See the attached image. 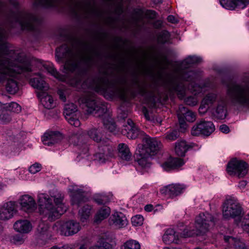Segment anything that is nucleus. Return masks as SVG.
<instances>
[{"instance_id": "37998d69", "label": "nucleus", "mask_w": 249, "mask_h": 249, "mask_svg": "<svg viewBox=\"0 0 249 249\" xmlns=\"http://www.w3.org/2000/svg\"><path fill=\"white\" fill-rule=\"evenodd\" d=\"M59 0H37L36 4L44 6H55L59 2Z\"/></svg>"}, {"instance_id": "20e7f679", "label": "nucleus", "mask_w": 249, "mask_h": 249, "mask_svg": "<svg viewBox=\"0 0 249 249\" xmlns=\"http://www.w3.org/2000/svg\"><path fill=\"white\" fill-rule=\"evenodd\" d=\"M64 196L60 192L51 195L45 194L38 195L39 212L44 219L53 221L59 218L66 211L67 207L63 203Z\"/></svg>"}, {"instance_id": "1a4fd4ad", "label": "nucleus", "mask_w": 249, "mask_h": 249, "mask_svg": "<svg viewBox=\"0 0 249 249\" xmlns=\"http://www.w3.org/2000/svg\"><path fill=\"white\" fill-rule=\"evenodd\" d=\"M242 211L241 205L234 197L227 198L223 204L222 214L225 219L239 217Z\"/></svg>"}, {"instance_id": "f3484780", "label": "nucleus", "mask_w": 249, "mask_h": 249, "mask_svg": "<svg viewBox=\"0 0 249 249\" xmlns=\"http://www.w3.org/2000/svg\"><path fill=\"white\" fill-rule=\"evenodd\" d=\"M17 202L10 201L4 203L0 207V219L7 220L13 217L16 210Z\"/></svg>"}, {"instance_id": "f704fd0d", "label": "nucleus", "mask_w": 249, "mask_h": 249, "mask_svg": "<svg viewBox=\"0 0 249 249\" xmlns=\"http://www.w3.org/2000/svg\"><path fill=\"white\" fill-rule=\"evenodd\" d=\"M85 135L88 136L89 138L97 142H100L102 137L100 130L95 128L89 129L85 133Z\"/></svg>"}, {"instance_id": "f8f14e48", "label": "nucleus", "mask_w": 249, "mask_h": 249, "mask_svg": "<svg viewBox=\"0 0 249 249\" xmlns=\"http://www.w3.org/2000/svg\"><path fill=\"white\" fill-rule=\"evenodd\" d=\"M15 20L23 29L34 30L35 26L39 23L38 18L35 16L26 12H20L15 16Z\"/></svg>"}, {"instance_id": "ddd939ff", "label": "nucleus", "mask_w": 249, "mask_h": 249, "mask_svg": "<svg viewBox=\"0 0 249 249\" xmlns=\"http://www.w3.org/2000/svg\"><path fill=\"white\" fill-rule=\"evenodd\" d=\"M64 115L66 120L71 125L75 127L80 126L79 119L80 112L75 104L71 103L66 104L64 108Z\"/></svg>"}, {"instance_id": "9b49d317", "label": "nucleus", "mask_w": 249, "mask_h": 249, "mask_svg": "<svg viewBox=\"0 0 249 249\" xmlns=\"http://www.w3.org/2000/svg\"><path fill=\"white\" fill-rule=\"evenodd\" d=\"M214 224V218L211 214L209 213H202L196 217L195 228H198L199 233H201L203 235Z\"/></svg>"}, {"instance_id": "bb28decb", "label": "nucleus", "mask_w": 249, "mask_h": 249, "mask_svg": "<svg viewBox=\"0 0 249 249\" xmlns=\"http://www.w3.org/2000/svg\"><path fill=\"white\" fill-rule=\"evenodd\" d=\"M179 234L173 229H169L166 230L162 237V240L166 244L172 243L179 244L180 242Z\"/></svg>"}, {"instance_id": "7ed1b4c3", "label": "nucleus", "mask_w": 249, "mask_h": 249, "mask_svg": "<svg viewBox=\"0 0 249 249\" xmlns=\"http://www.w3.org/2000/svg\"><path fill=\"white\" fill-rule=\"evenodd\" d=\"M31 62L29 59L22 61H11L9 59H0V74L7 79L6 89L12 94H14L18 89V80L22 72L32 71Z\"/></svg>"}, {"instance_id": "c85d7f7f", "label": "nucleus", "mask_w": 249, "mask_h": 249, "mask_svg": "<svg viewBox=\"0 0 249 249\" xmlns=\"http://www.w3.org/2000/svg\"><path fill=\"white\" fill-rule=\"evenodd\" d=\"M109 86L108 81L106 78H102L95 81L91 88L96 92L105 93L108 92Z\"/></svg>"}, {"instance_id": "423d86ee", "label": "nucleus", "mask_w": 249, "mask_h": 249, "mask_svg": "<svg viewBox=\"0 0 249 249\" xmlns=\"http://www.w3.org/2000/svg\"><path fill=\"white\" fill-rule=\"evenodd\" d=\"M82 45L80 43L79 48H81ZM55 57L57 61H62L64 63V69L70 71L75 70L82 62L89 65L91 60L90 56L83 54L81 48L77 49L73 46L70 48L66 45H63L56 50Z\"/></svg>"}, {"instance_id": "864d4df0", "label": "nucleus", "mask_w": 249, "mask_h": 249, "mask_svg": "<svg viewBox=\"0 0 249 249\" xmlns=\"http://www.w3.org/2000/svg\"><path fill=\"white\" fill-rule=\"evenodd\" d=\"M11 121V117L7 113L0 110V122L7 123Z\"/></svg>"}, {"instance_id": "09e8293b", "label": "nucleus", "mask_w": 249, "mask_h": 249, "mask_svg": "<svg viewBox=\"0 0 249 249\" xmlns=\"http://www.w3.org/2000/svg\"><path fill=\"white\" fill-rule=\"evenodd\" d=\"M235 8L243 9L249 4V0H235Z\"/></svg>"}, {"instance_id": "7c9ffc66", "label": "nucleus", "mask_w": 249, "mask_h": 249, "mask_svg": "<svg viewBox=\"0 0 249 249\" xmlns=\"http://www.w3.org/2000/svg\"><path fill=\"white\" fill-rule=\"evenodd\" d=\"M92 207L88 204L84 205L81 207L78 212V215L80 221L83 222H87L91 215Z\"/></svg>"}, {"instance_id": "72a5a7b5", "label": "nucleus", "mask_w": 249, "mask_h": 249, "mask_svg": "<svg viewBox=\"0 0 249 249\" xmlns=\"http://www.w3.org/2000/svg\"><path fill=\"white\" fill-rule=\"evenodd\" d=\"M224 240L226 242L233 244L234 249H248L244 241L240 239L227 236L224 237Z\"/></svg>"}, {"instance_id": "f03ea898", "label": "nucleus", "mask_w": 249, "mask_h": 249, "mask_svg": "<svg viewBox=\"0 0 249 249\" xmlns=\"http://www.w3.org/2000/svg\"><path fill=\"white\" fill-rule=\"evenodd\" d=\"M122 133L130 139H135L140 136L143 144L138 145L136 150V156H155L158 154L162 149L160 141L140 131L130 119L124 124Z\"/></svg>"}, {"instance_id": "603ef678", "label": "nucleus", "mask_w": 249, "mask_h": 249, "mask_svg": "<svg viewBox=\"0 0 249 249\" xmlns=\"http://www.w3.org/2000/svg\"><path fill=\"white\" fill-rule=\"evenodd\" d=\"M41 169V165L38 163H35L30 166L29 168V171L32 174H35Z\"/></svg>"}, {"instance_id": "4c0bfd02", "label": "nucleus", "mask_w": 249, "mask_h": 249, "mask_svg": "<svg viewBox=\"0 0 249 249\" xmlns=\"http://www.w3.org/2000/svg\"><path fill=\"white\" fill-rule=\"evenodd\" d=\"M208 83H205L202 85H194L189 87L191 92L195 95L205 92L207 88L209 87Z\"/></svg>"}, {"instance_id": "8fccbe9b", "label": "nucleus", "mask_w": 249, "mask_h": 249, "mask_svg": "<svg viewBox=\"0 0 249 249\" xmlns=\"http://www.w3.org/2000/svg\"><path fill=\"white\" fill-rule=\"evenodd\" d=\"M143 218L141 215H136L131 218V222L133 226H138L142 224Z\"/></svg>"}, {"instance_id": "473e14b6", "label": "nucleus", "mask_w": 249, "mask_h": 249, "mask_svg": "<svg viewBox=\"0 0 249 249\" xmlns=\"http://www.w3.org/2000/svg\"><path fill=\"white\" fill-rule=\"evenodd\" d=\"M41 64L42 65L44 69H45L49 73L52 75L54 76L56 79L60 81H65V78L60 74L55 69H54L52 63H44L40 62Z\"/></svg>"}, {"instance_id": "412c9836", "label": "nucleus", "mask_w": 249, "mask_h": 249, "mask_svg": "<svg viewBox=\"0 0 249 249\" xmlns=\"http://www.w3.org/2000/svg\"><path fill=\"white\" fill-rule=\"evenodd\" d=\"M19 203L21 209L28 213L33 212L36 208L35 200L28 195H24L20 196Z\"/></svg>"}, {"instance_id": "bf43d9fd", "label": "nucleus", "mask_w": 249, "mask_h": 249, "mask_svg": "<svg viewBox=\"0 0 249 249\" xmlns=\"http://www.w3.org/2000/svg\"><path fill=\"white\" fill-rule=\"evenodd\" d=\"M93 160L97 164H102L108 161V159L105 157H94Z\"/></svg>"}, {"instance_id": "aec40b11", "label": "nucleus", "mask_w": 249, "mask_h": 249, "mask_svg": "<svg viewBox=\"0 0 249 249\" xmlns=\"http://www.w3.org/2000/svg\"><path fill=\"white\" fill-rule=\"evenodd\" d=\"M36 76L30 79L29 83L31 86L36 89L37 94V92L47 91L49 89L48 84L41 74H38Z\"/></svg>"}, {"instance_id": "cd10ccee", "label": "nucleus", "mask_w": 249, "mask_h": 249, "mask_svg": "<svg viewBox=\"0 0 249 249\" xmlns=\"http://www.w3.org/2000/svg\"><path fill=\"white\" fill-rule=\"evenodd\" d=\"M14 228L19 232L26 233L31 230L32 226L30 222L27 220H19L15 222Z\"/></svg>"}, {"instance_id": "680f3d73", "label": "nucleus", "mask_w": 249, "mask_h": 249, "mask_svg": "<svg viewBox=\"0 0 249 249\" xmlns=\"http://www.w3.org/2000/svg\"><path fill=\"white\" fill-rule=\"evenodd\" d=\"M142 111L143 114L144 115V117H145V119L147 120L150 121V120H152V116L151 115V114H150L149 113L148 110L147 109V108L146 107H143Z\"/></svg>"}, {"instance_id": "4d7b16f0", "label": "nucleus", "mask_w": 249, "mask_h": 249, "mask_svg": "<svg viewBox=\"0 0 249 249\" xmlns=\"http://www.w3.org/2000/svg\"><path fill=\"white\" fill-rule=\"evenodd\" d=\"M185 102L188 105L194 106L197 104L198 100L196 97L190 96L185 99Z\"/></svg>"}, {"instance_id": "58836bf2", "label": "nucleus", "mask_w": 249, "mask_h": 249, "mask_svg": "<svg viewBox=\"0 0 249 249\" xmlns=\"http://www.w3.org/2000/svg\"><path fill=\"white\" fill-rule=\"evenodd\" d=\"M122 249H140V245L138 241L131 239L125 242Z\"/></svg>"}, {"instance_id": "c03bdc74", "label": "nucleus", "mask_w": 249, "mask_h": 249, "mask_svg": "<svg viewBox=\"0 0 249 249\" xmlns=\"http://www.w3.org/2000/svg\"><path fill=\"white\" fill-rule=\"evenodd\" d=\"M93 199L98 205L105 204L109 201V198L107 196L101 194L95 195Z\"/></svg>"}, {"instance_id": "a18cd8bd", "label": "nucleus", "mask_w": 249, "mask_h": 249, "mask_svg": "<svg viewBox=\"0 0 249 249\" xmlns=\"http://www.w3.org/2000/svg\"><path fill=\"white\" fill-rule=\"evenodd\" d=\"M220 4L222 7L228 10L235 9V0H219Z\"/></svg>"}, {"instance_id": "774afa93", "label": "nucleus", "mask_w": 249, "mask_h": 249, "mask_svg": "<svg viewBox=\"0 0 249 249\" xmlns=\"http://www.w3.org/2000/svg\"><path fill=\"white\" fill-rule=\"evenodd\" d=\"M80 149L81 150L80 154H86L89 150L88 147L87 145H84L83 146H81L80 147Z\"/></svg>"}, {"instance_id": "2eb2a0df", "label": "nucleus", "mask_w": 249, "mask_h": 249, "mask_svg": "<svg viewBox=\"0 0 249 249\" xmlns=\"http://www.w3.org/2000/svg\"><path fill=\"white\" fill-rule=\"evenodd\" d=\"M56 226L58 227L60 234L67 236L77 233L81 229L79 223L73 220L58 222L56 223Z\"/></svg>"}, {"instance_id": "9d476101", "label": "nucleus", "mask_w": 249, "mask_h": 249, "mask_svg": "<svg viewBox=\"0 0 249 249\" xmlns=\"http://www.w3.org/2000/svg\"><path fill=\"white\" fill-rule=\"evenodd\" d=\"M249 170V164L245 161L233 158L227 165L226 171L230 176L243 178L245 176Z\"/></svg>"}, {"instance_id": "dca6fc26", "label": "nucleus", "mask_w": 249, "mask_h": 249, "mask_svg": "<svg viewBox=\"0 0 249 249\" xmlns=\"http://www.w3.org/2000/svg\"><path fill=\"white\" fill-rule=\"evenodd\" d=\"M185 162L180 157H169L160 166L164 171H172L178 170Z\"/></svg>"}, {"instance_id": "c756f323", "label": "nucleus", "mask_w": 249, "mask_h": 249, "mask_svg": "<svg viewBox=\"0 0 249 249\" xmlns=\"http://www.w3.org/2000/svg\"><path fill=\"white\" fill-rule=\"evenodd\" d=\"M49 224L47 222L41 221L39 223L37 228L38 237L43 240H46L50 237L48 231Z\"/></svg>"}, {"instance_id": "393cba45", "label": "nucleus", "mask_w": 249, "mask_h": 249, "mask_svg": "<svg viewBox=\"0 0 249 249\" xmlns=\"http://www.w3.org/2000/svg\"><path fill=\"white\" fill-rule=\"evenodd\" d=\"M177 114L178 119L184 121L193 122L196 120V114L182 105L179 106Z\"/></svg>"}, {"instance_id": "4468645a", "label": "nucleus", "mask_w": 249, "mask_h": 249, "mask_svg": "<svg viewBox=\"0 0 249 249\" xmlns=\"http://www.w3.org/2000/svg\"><path fill=\"white\" fill-rule=\"evenodd\" d=\"M214 130V125L212 122L201 120L193 126L191 134L194 136L200 135L209 136Z\"/></svg>"}, {"instance_id": "39448f33", "label": "nucleus", "mask_w": 249, "mask_h": 249, "mask_svg": "<svg viewBox=\"0 0 249 249\" xmlns=\"http://www.w3.org/2000/svg\"><path fill=\"white\" fill-rule=\"evenodd\" d=\"M79 102L88 113L101 118L105 127L112 133H116L115 124L110 117L106 104L100 102L92 93H88L82 96Z\"/></svg>"}, {"instance_id": "6e6d98bb", "label": "nucleus", "mask_w": 249, "mask_h": 249, "mask_svg": "<svg viewBox=\"0 0 249 249\" xmlns=\"http://www.w3.org/2000/svg\"><path fill=\"white\" fill-rule=\"evenodd\" d=\"M72 5L71 6V9L72 12L75 14H77L81 8V4L77 2L75 0L72 2Z\"/></svg>"}, {"instance_id": "b1692460", "label": "nucleus", "mask_w": 249, "mask_h": 249, "mask_svg": "<svg viewBox=\"0 0 249 249\" xmlns=\"http://www.w3.org/2000/svg\"><path fill=\"white\" fill-rule=\"evenodd\" d=\"M37 97L45 108L49 109L55 107L56 103L53 97L47 91L37 92Z\"/></svg>"}, {"instance_id": "3c124183", "label": "nucleus", "mask_w": 249, "mask_h": 249, "mask_svg": "<svg viewBox=\"0 0 249 249\" xmlns=\"http://www.w3.org/2000/svg\"><path fill=\"white\" fill-rule=\"evenodd\" d=\"M111 96H119L122 100L125 99L124 91L120 89H113L110 93Z\"/></svg>"}, {"instance_id": "6e6552de", "label": "nucleus", "mask_w": 249, "mask_h": 249, "mask_svg": "<svg viewBox=\"0 0 249 249\" xmlns=\"http://www.w3.org/2000/svg\"><path fill=\"white\" fill-rule=\"evenodd\" d=\"M231 104L234 106L249 109V86L241 83L232 84L227 90Z\"/></svg>"}, {"instance_id": "a211bd4d", "label": "nucleus", "mask_w": 249, "mask_h": 249, "mask_svg": "<svg viewBox=\"0 0 249 249\" xmlns=\"http://www.w3.org/2000/svg\"><path fill=\"white\" fill-rule=\"evenodd\" d=\"M69 191L71 193V202L73 205H79L82 202L88 201L85 192L78 189L76 185H71L69 187Z\"/></svg>"}, {"instance_id": "4be33fe9", "label": "nucleus", "mask_w": 249, "mask_h": 249, "mask_svg": "<svg viewBox=\"0 0 249 249\" xmlns=\"http://www.w3.org/2000/svg\"><path fill=\"white\" fill-rule=\"evenodd\" d=\"M62 138V135L59 132L47 131L42 137L41 140L44 145L52 146L57 143Z\"/></svg>"}, {"instance_id": "ea45409f", "label": "nucleus", "mask_w": 249, "mask_h": 249, "mask_svg": "<svg viewBox=\"0 0 249 249\" xmlns=\"http://www.w3.org/2000/svg\"><path fill=\"white\" fill-rule=\"evenodd\" d=\"M239 223L243 231L249 233V214L242 217L240 219Z\"/></svg>"}, {"instance_id": "5701e85b", "label": "nucleus", "mask_w": 249, "mask_h": 249, "mask_svg": "<svg viewBox=\"0 0 249 249\" xmlns=\"http://www.w3.org/2000/svg\"><path fill=\"white\" fill-rule=\"evenodd\" d=\"M109 223L117 228H122L127 224V220L122 213L115 212L110 217Z\"/></svg>"}, {"instance_id": "c9c22d12", "label": "nucleus", "mask_w": 249, "mask_h": 249, "mask_svg": "<svg viewBox=\"0 0 249 249\" xmlns=\"http://www.w3.org/2000/svg\"><path fill=\"white\" fill-rule=\"evenodd\" d=\"M0 107L17 113H19L21 110V107L16 102H11L6 104H2L0 102Z\"/></svg>"}, {"instance_id": "e2e57ef3", "label": "nucleus", "mask_w": 249, "mask_h": 249, "mask_svg": "<svg viewBox=\"0 0 249 249\" xmlns=\"http://www.w3.org/2000/svg\"><path fill=\"white\" fill-rule=\"evenodd\" d=\"M53 248H54L55 249H74V246L72 244H66L60 247H58L57 246H54Z\"/></svg>"}, {"instance_id": "338daca9", "label": "nucleus", "mask_w": 249, "mask_h": 249, "mask_svg": "<svg viewBox=\"0 0 249 249\" xmlns=\"http://www.w3.org/2000/svg\"><path fill=\"white\" fill-rule=\"evenodd\" d=\"M132 160V157H120L119 161L122 164H124V161H129Z\"/></svg>"}, {"instance_id": "0eeeda50", "label": "nucleus", "mask_w": 249, "mask_h": 249, "mask_svg": "<svg viewBox=\"0 0 249 249\" xmlns=\"http://www.w3.org/2000/svg\"><path fill=\"white\" fill-rule=\"evenodd\" d=\"M227 102L224 97H218L216 92H210L203 98L198 111L201 114L209 111L216 118L222 120L227 114Z\"/></svg>"}, {"instance_id": "13d9d810", "label": "nucleus", "mask_w": 249, "mask_h": 249, "mask_svg": "<svg viewBox=\"0 0 249 249\" xmlns=\"http://www.w3.org/2000/svg\"><path fill=\"white\" fill-rule=\"evenodd\" d=\"M148 157H141L140 159H135V160H137L138 164L142 167H145L147 166L149 163L148 161Z\"/></svg>"}, {"instance_id": "79ce46f5", "label": "nucleus", "mask_w": 249, "mask_h": 249, "mask_svg": "<svg viewBox=\"0 0 249 249\" xmlns=\"http://www.w3.org/2000/svg\"><path fill=\"white\" fill-rule=\"evenodd\" d=\"M113 150L112 147L109 145H101L98 147L97 154L99 156L105 155L107 156L111 153Z\"/></svg>"}, {"instance_id": "a878e982", "label": "nucleus", "mask_w": 249, "mask_h": 249, "mask_svg": "<svg viewBox=\"0 0 249 249\" xmlns=\"http://www.w3.org/2000/svg\"><path fill=\"white\" fill-rule=\"evenodd\" d=\"M195 145V143H188L184 140L178 141L175 144V152L178 156H184L187 151Z\"/></svg>"}, {"instance_id": "5fc2aeb1", "label": "nucleus", "mask_w": 249, "mask_h": 249, "mask_svg": "<svg viewBox=\"0 0 249 249\" xmlns=\"http://www.w3.org/2000/svg\"><path fill=\"white\" fill-rule=\"evenodd\" d=\"M24 241L23 235L21 234H16L13 236L11 239L12 242L15 244H21Z\"/></svg>"}, {"instance_id": "f257e3e1", "label": "nucleus", "mask_w": 249, "mask_h": 249, "mask_svg": "<svg viewBox=\"0 0 249 249\" xmlns=\"http://www.w3.org/2000/svg\"><path fill=\"white\" fill-rule=\"evenodd\" d=\"M201 58L196 55H190L184 59L175 70V76L169 78L167 87L171 92H176L180 99L185 95L186 89L184 82L191 84L198 80L202 71L199 69L188 70L192 65L201 62Z\"/></svg>"}, {"instance_id": "e433bc0d", "label": "nucleus", "mask_w": 249, "mask_h": 249, "mask_svg": "<svg viewBox=\"0 0 249 249\" xmlns=\"http://www.w3.org/2000/svg\"><path fill=\"white\" fill-rule=\"evenodd\" d=\"M198 228L191 229L189 228H186L181 233L180 237L183 238L191 237L194 236L202 235L201 233H199Z\"/></svg>"}, {"instance_id": "de8ad7c7", "label": "nucleus", "mask_w": 249, "mask_h": 249, "mask_svg": "<svg viewBox=\"0 0 249 249\" xmlns=\"http://www.w3.org/2000/svg\"><path fill=\"white\" fill-rule=\"evenodd\" d=\"M179 136L178 132L177 130H174L171 131L167 132L166 134L165 138L169 141H174Z\"/></svg>"}, {"instance_id": "052dcab7", "label": "nucleus", "mask_w": 249, "mask_h": 249, "mask_svg": "<svg viewBox=\"0 0 249 249\" xmlns=\"http://www.w3.org/2000/svg\"><path fill=\"white\" fill-rule=\"evenodd\" d=\"M178 121L180 125V130L181 131H185L188 127V125L185 123V121H184V120L181 119H178Z\"/></svg>"}, {"instance_id": "69168bd1", "label": "nucleus", "mask_w": 249, "mask_h": 249, "mask_svg": "<svg viewBox=\"0 0 249 249\" xmlns=\"http://www.w3.org/2000/svg\"><path fill=\"white\" fill-rule=\"evenodd\" d=\"M58 94L59 96V98L63 101H65L66 100V95L65 92L61 89L58 90Z\"/></svg>"}, {"instance_id": "a19ab883", "label": "nucleus", "mask_w": 249, "mask_h": 249, "mask_svg": "<svg viewBox=\"0 0 249 249\" xmlns=\"http://www.w3.org/2000/svg\"><path fill=\"white\" fill-rule=\"evenodd\" d=\"M118 151L121 156H131V153L128 145L125 143H121L118 146Z\"/></svg>"}, {"instance_id": "6ab92c4d", "label": "nucleus", "mask_w": 249, "mask_h": 249, "mask_svg": "<svg viewBox=\"0 0 249 249\" xmlns=\"http://www.w3.org/2000/svg\"><path fill=\"white\" fill-rule=\"evenodd\" d=\"M185 188L183 184H172L163 187L160 189V192L170 197H174L181 194Z\"/></svg>"}, {"instance_id": "49530a36", "label": "nucleus", "mask_w": 249, "mask_h": 249, "mask_svg": "<svg viewBox=\"0 0 249 249\" xmlns=\"http://www.w3.org/2000/svg\"><path fill=\"white\" fill-rule=\"evenodd\" d=\"M170 34L166 31H163L159 33L158 36V41L159 43H164L169 40Z\"/></svg>"}, {"instance_id": "0e129e2a", "label": "nucleus", "mask_w": 249, "mask_h": 249, "mask_svg": "<svg viewBox=\"0 0 249 249\" xmlns=\"http://www.w3.org/2000/svg\"><path fill=\"white\" fill-rule=\"evenodd\" d=\"M219 130L224 133H228L230 132L229 127L226 124H222L219 126Z\"/></svg>"}, {"instance_id": "2f4dec72", "label": "nucleus", "mask_w": 249, "mask_h": 249, "mask_svg": "<svg viewBox=\"0 0 249 249\" xmlns=\"http://www.w3.org/2000/svg\"><path fill=\"white\" fill-rule=\"evenodd\" d=\"M110 213V208L106 206L101 208L94 216V222L99 223L104 219L107 218Z\"/></svg>"}]
</instances>
